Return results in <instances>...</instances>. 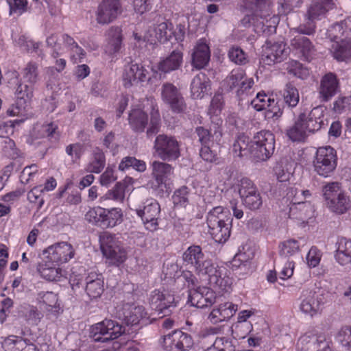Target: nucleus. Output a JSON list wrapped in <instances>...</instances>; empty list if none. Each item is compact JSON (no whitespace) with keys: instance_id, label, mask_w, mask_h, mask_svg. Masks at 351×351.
I'll return each mask as SVG.
<instances>
[{"instance_id":"774afa93","label":"nucleus","mask_w":351,"mask_h":351,"mask_svg":"<svg viewBox=\"0 0 351 351\" xmlns=\"http://www.w3.org/2000/svg\"><path fill=\"white\" fill-rule=\"evenodd\" d=\"M174 113H181L186 109V104L182 94L180 93L167 104Z\"/></svg>"},{"instance_id":"393cba45","label":"nucleus","mask_w":351,"mask_h":351,"mask_svg":"<svg viewBox=\"0 0 351 351\" xmlns=\"http://www.w3.org/2000/svg\"><path fill=\"white\" fill-rule=\"evenodd\" d=\"M291 46L307 62H310L315 55V46L305 36L296 35L291 40Z\"/></svg>"},{"instance_id":"e433bc0d","label":"nucleus","mask_w":351,"mask_h":351,"mask_svg":"<svg viewBox=\"0 0 351 351\" xmlns=\"http://www.w3.org/2000/svg\"><path fill=\"white\" fill-rule=\"evenodd\" d=\"M330 51L332 57L338 62H347L351 58V40L334 43Z\"/></svg>"},{"instance_id":"49530a36","label":"nucleus","mask_w":351,"mask_h":351,"mask_svg":"<svg viewBox=\"0 0 351 351\" xmlns=\"http://www.w3.org/2000/svg\"><path fill=\"white\" fill-rule=\"evenodd\" d=\"M37 270L43 278L49 281L58 280L62 276V270L60 268L48 263L38 264Z\"/></svg>"},{"instance_id":"1a4fd4ad","label":"nucleus","mask_w":351,"mask_h":351,"mask_svg":"<svg viewBox=\"0 0 351 351\" xmlns=\"http://www.w3.org/2000/svg\"><path fill=\"white\" fill-rule=\"evenodd\" d=\"M273 3L271 0H242L241 8L247 12L241 19V25L249 27L252 21L258 17L269 16L272 12Z\"/></svg>"},{"instance_id":"09e8293b","label":"nucleus","mask_w":351,"mask_h":351,"mask_svg":"<svg viewBox=\"0 0 351 351\" xmlns=\"http://www.w3.org/2000/svg\"><path fill=\"white\" fill-rule=\"evenodd\" d=\"M278 249L281 257L289 258L299 252L300 245L297 240L291 239L280 242Z\"/></svg>"},{"instance_id":"7c9ffc66","label":"nucleus","mask_w":351,"mask_h":351,"mask_svg":"<svg viewBox=\"0 0 351 351\" xmlns=\"http://www.w3.org/2000/svg\"><path fill=\"white\" fill-rule=\"evenodd\" d=\"M335 258L341 265H351V239L341 237L336 243Z\"/></svg>"},{"instance_id":"b1692460","label":"nucleus","mask_w":351,"mask_h":351,"mask_svg":"<svg viewBox=\"0 0 351 351\" xmlns=\"http://www.w3.org/2000/svg\"><path fill=\"white\" fill-rule=\"evenodd\" d=\"M156 300L155 303V317L158 319H162L165 317L169 316L173 310L176 307L174 296L169 293H155Z\"/></svg>"},{"instance_id":"ddd939ff","label":"nucleus","mask_w":351,"mask_h":351,"mask_svg":"<svg viewBox=\"0 0 351 351\" xmlns=\"http://www.w3.org/2000/svg\"><path fill=\"white\" fill-rule=\"evenodd\" d=\"M239 193L245 206L252 210L260 208L263 204L260 193L249 178H243L241 180Z\"/></svg>"},{"instance_id":"c9c22d12","label":"nucleus","mask_w":351,"mask_h":351,"mask_svg":"<svg viewBox=\"0 0 351 351\" xmlns=\"http://www.w3.org/2000/svg\"><path fill=\"white\" fill-rule=\"evenodd\" d=\"M86 291L90 298H97L104 292V281L101 275L90 274L86 278Z\"/></svg>"},{"instance_id":"de8ad7c7","label":"nucleus","mask_w":351,"mask_h":351,"mask_svg":"<svg viewBox=\"0 0 351 351\" xmlns=\"http://www.w3.org/2000/svg\"><path fill=\"white\" fill-rule=\"evenodd\" d=\"M93 160L88 165L87 171L91 173H99L105 167V155L102 150L97 147L93 151Z\"/></svg>"},{"instance_id":"6e6d98bb","label":"nucleus","mask_w":351,"mask_h":351,"mask_svg":"<svg viewBox=\"0 0 351 351\" xmlns=\"http://www.w3.org/2000/svg\"><path fill=\"white\" fill-rule=\"evenodd\" d=\"M132 167L134 169L142 172L146 169V165L143 160H137L134 157H125L123 158L119 165V169L124 171L126 169Z\"/></svg>"},{"instance_id":"bb28decb","label":"nucleus","mask_w":351,"mask_h":351,"mask_svg":"<svg viewBox=\"0 0 351 351\" xmlns=\"http://www.w3.org/2000/svg\"><path fill=\"white\" fill-rule=\"evenodd\" d=\"M327 36L334 43L351 40V27L346 21H341L329 27Z\"/></svg>"},{"instance_id":"052dcab7","label":"nucleus","mask_w":351,"mask_h":351,"mask_svg":"<svg viewBox=\"0 0 351 351\" xmlns=\"http://www.w3.org/2000/svg\"><path fill=\"white\" fill-rule=\"evenodd\" d=\"M125 182L126 180H125L124 182H117L114 187L112 190L108 191L102 198L117 201L123 200L125 197V189L126 188Z\"/></svg>"},{"instance_id":"412c9836","label":"nucleus","mask_w":351,"mask_h":351,"mask_svg":"<svg viewBox=\"0 0 351 351\" xmlns=\"http://www.w3.org/2000/svg\"><path fill=\"white\" fill-rule=\"evenodd\" d=\"M302 351H326L329 341L324 334L307 332L299 340Z\"/></svg>"},{"instance_id":"f03ea898","label":"nucleus","mask_w":351,"mask_h":351,"mask_svg":"<svg viewBox=\"0 0 351 351\" xmlns=\"http://www.w3.org/2000/svg\"><path fill=\"white\" fill-rule=\"evenodd\" d=\"M232 217L227 208L216 206L207 215L206 223L209 233L217 243H225L230 237Z\"/></svg>"},{"instance_id":"c03bdc74","label":"nucleus","mask_w":351,"mask_h":351,"mask_svg":"<svg viewBox=\"0 0 351 351\" xmlns=\"http://www.w3.org/2000/svg\"><path fill=\"white\" fill-rule=\"evenodd\" d=\"M160 16L157 19V22H160L157 27L155 28V36L161 43H165L171 40L173 34V25L167 21H161Z\"/></svg>"},{"instance_id":"0e129e2a","label":"nucleus","mask_w":351,"mask_h":351,"mask_svg":"<svg viewBox=\"0 0 351 351\" xmlns=\"http://www.w3.org/2000/svg\"><path fill=\"white\" fill-rule=\"evenodd\" d=\"M315 23L311 19H308L307 16L306 21L302 24H300L298 27L293 28V31L297 32L298 35H313L315 32Z\"/></svg>"},{"instance_id":"f704fd0d","label":"nucleus","mask_w":351,"mask_h":351,"mask_svg":"<svg viewBox=\"0 0 351 351\" xmlns=\"http://www.w3.org/2000/svg\"><path fill=\"white\" fill-rule=\"evenodd\" d=\"M232 153L234 158H241L243 156H251V141L244 134H239L232 145Z\"/></svg>"},{"instance_id":"9b49d317","label":"nucleus","mask_w":351,"mask_h":351,"mask_svg":"<svg viewBox=\"0 0 351 351\" xmlns=\"http://www.w3.org/2000/svg\"><path fill=\"white\" fill-rule=\"evenodd\" d=\"M180 143L173 136L158 134L155 138V153L165 161L177 160L180 156Z\"/></svg>"},{"instance_id":"338daca9","label":"nucleus","mask_w":351,"mask_h":351,"mask_svg":"<svg viewBox=\"0 0 351 351\" xmlns=\"http://www.w3.org/2000/svg\"><path fill=\"white\" fill-rule=\"evenodd\" d=\"M195 132L202 146L210 145L213 136L211 134L210 130L202 126H197L195 129Z\"/></svg>"},{"instance_id":"69168bd1","label":"nucleus","mask_w":351,"mask_h":351,"mask_svg":"<svg viewBox=\"0 0 351 351\" xmlns=\"http://www.w3.org/2000/svg\"><path fill=\"white\" fill-rule=\"evenodd\" d=\"M180 93L178 89L171 83H165L163 84L161 90V97L164 102L168 104L176 96Z\"/></svg>"},{"instance_id":"a211bd4d","label":"nucleus","mask_w":351,"mask_h":351,"mask_svg":"<svg viewBox=\"0 0 351 351\" xmlns=\"http://www.w3.org/2000/svg\"><path fill=\"white\" fill-rule=\"evenodd\" d=\"M264 53L262 55V60L268 65L281 62L288 55L286 45L283 42H274L267 40Z\"/></svg>"},{"instance_id":"7ed1b4c3","label":"nucleus","mask_w":351,"mask_h":351,"mask_svg":"<svg viewBox=\"0 0 351 351\" xmlns=\"http://www.w3.org/2000/svg\"><path fill=\"white\" fill-rule=\"evenodd\" d=\"M119 235L104 232L99 237L101 252L111 265L119 266L127 258V252Z\"/></svg>"},{"instance_id":"a19ab883","label":"nucleus","mask_w":351,"mask_h":351,"mask_svg":"<svg viewBox=\"0 0 351 351\" xmlns=\"http://www.w3.org/2000/svg\"><path fill=\"white\" fill-rule=\"evenodd\" d=\"M121 32V29L117 26L111 27L108 30L107 38L110 53H115L120 50L122 43Z\"/></svg>"},{"instance_id":"dca6fc26","label":"nucleus","mask_w":351,"mask_h":351,"mask_svg":"<svg viewBox=\"0 0 351 351\" xmlns=\"http://www.w3.org/2000/svg\"><path fill=\"white\" fill-rule=\"evenodd\" d=\"M115 317L126 325H136L144 315V308L130 303L118 305L115 308Z\"/></svg>"},{"instance_id":"c85d7f7f","label":"nucleus","mask_w":351,"mask_h":351,"mask_svg":"<svg viewBox=\"0 0 351 351\" xmlns=\"http://www.w3.org/2000/svg\"><path fill=\"white\" fill-rule=\"evenodd\" d=\"M210 90V81L204 73L197 74L191 83V93L193 99H202Z\"/></svg>"},{"instance_id":"58836bf2","label":"nucleus","mask_w":351,"mask_h":351,"mask_svg":"<svg viewBox=\"0 0 351 351\" xmlns=\"http://www.w3.org/2000/svg\"><path fill=\"white\" fill-rule=\"evenodd\" d=\"M205 257L202 247L195 245L189 247L182 255L184 262L191 265L195 269Z\"/></svg>"},{"instance_id":"2eb2a0df","label":"nucleus","mask_w":351,"mask_h":351,"mask_svg":"<svg viewBox=\"0 0 351 351\" xmlns=\"http://www.w3.org/2000/svg\"><path fill=\"white\" fill-rule=\"evenodd\" d=\"M216 293L210 288L207 287H198L189 290L188 303L197 308H203L211 306L215 303Z\"/></svg>"},{"instance_id":"f257e3e1","label":"nucleus","mask_w":351,"mask_h":351,"mask_svg":"<svg viewBox=\"0 0 351 351\" xmlns=\"http://www.w3.org/2000/svg\"><path fill=\"white\" fill-rule=\"evenodd\" d=\"M23 82H21L16 90L17 99L15 107L9 110L10 115L23 116L28 110L35 84L39 80V73L37 64L29 62L22 72Z\"/></svg>"},{"instance_id":"a878e982","label":"nucleus","mask_w":351,"mask_h":351,"mask_svg":"<svg viewBox=\"0 0 351 351\" xmlns=\"http://www.w3.org/2000/svg\"><path fill=\"white\" fill-rule=\"evenodd\" d=\"M336 1L313 0L308 8L306 16L313 21L322 19L330 10L335 8Z\"/></svg>"},{"instance_id":"aec40b11","label":"nucleus","mask_w":351,"mask_h":351,"mask_svg":"<svg viewBox=\"0 0 351 351\" xmlns=\"http://www.w3.org/2000/svg\"><path fill=\"white\" fill-rule=\"evenodd\" d=\"M339 91V82L335 73H328L322 77L319 87V97L322 101H328Z\"/></svg>"},{"instance_id":"4c0bfd02","label":"nucleus","mask_w":351,"mask_h":351,"mask_svg":"<svg viewBox=\"0 0 351 351\" xmlns=\"http://www.w3.org/2000/svg\"><path fill=\"white\" fill-rule=\"evenodd\" d=\"M129 123L136 132H143L148 123V116L141 109H133L129 114Z\"/></svg>"},{"instance_id":"5701e85b","label":"nucleus","mask_w":351,"mask_h":351,"mask_svg":"<svg viewBox=\"0 0 351 351\" xmlns=\"http://www.w3.org/2000/svg\"><path fill=\"white\" fill-rule=\"evenodd\" d=\"M182 62V53L173 50L169 56L158 64V71L155 70V78L157 75L160 80L165 78L167 73L178 69Z\"/></svg>"},{"instance_id":"3c124183","label":"nucleus","mask_w":351,"mask_h":351,"mask_svg":"<svg viewBox=\"0 0 351 351\" xmlns=\"http://www.w3.org/2000/svg\"><path fill=\"white\" fill-rule=\"evenodd\" d=\"M38 132L41 138H46L51 142H56L60 137L58 126L53 123L41 125Z\"/></svg>"},{"instance_id":"4be33fe9","label":"nucleus","mask_w":351,"mask_h":351,"mask_svg":"<svg viewBox=\"0 0 351 351\" xmlns=\"http://www.w3.org/2000/svg\"><path fill=\"white\" fill-rule=\"evenodd\" d=\"M129 59L130 61H127L128 64L125 65L123 74L124 86L125 87H130L134 83L138 82L149 81L150 77H147L146 71H145L143 67L140 69L138 64H133L130 58H129Z\"/></svg>"},{"instance_id":"4468645a","label":"nucleus","mask_w":351,"mask_h":351,"mask_svg":"<svg viewBox=\"0 0 351 351\" xmlns=\"http://www.w3.org/2000/svg\"><path fill=\"white\" fill-rule=\"evenodd\" d=\"M72 245L66 242L58 243L43 251V255L51 263L57 265L66 263L74 256Z\"/></svg>"},{"instance_id":"6ab92c4d","label":"nucleus","mask_w":351,"mask_h":351,"mask_svg":"<svg viewBox=\"0 0 351 351\" xmlns=\"http://www.w3.org/2000/svg\"><path fill=\"white\" fill-rule=\"evenodd\" d=\"M278 23V16L271 13L269 16H261L254 19L248 28L252 27L256 34L269 36L276 33Z\"/></svg>"},{"instance_id":"f3484780","label":"nucleus","mask_w":351,"mask_h":351,"mask_svg":"<svg viewBox=\"0 0 351 351\" xmlns=\"http://www.w3.org/2000/svg\"><path fill=\"white\" fill-rule=\"evenodd\" d=\"M121 13V5L119 0H103L98 6L96 20L99 24H108Z\"/></svg>"},{"instance_id":"6e6552de","label":"nucleus","mask_w":351,"mask_h":351,"mask_svg":"<svg viewBox=\"0 0 351 351\" xmlns=\"http://www.w3.org/2000/svg\"><path fill=\"white\" fill-rule=\"evenodd\" d=\"M125 332V326L116 321L105 319L91 326L90 337L95 342L105 343L117 339Z\"/></svg>"},{"instance_id":"2f4dec72","label":"nucleus","mask_w":351,"mask_h":351,"mask_svg":"<svg viewBox=\"0 0 351 351\" xmlns=\"http://www.w3.org/2000/svg\"><path fill=\"white\" fill-rule=\"evenodd\" d=\"M210 58L209 47L205 43L199 42L194 47L192 53V65L201 69L208 65Z\"/></svg>"},{"instance_id":"bf43d9fd","label":"nucleus","mask_w":351,"mask_h":351,"mask_svg":"<svg viewBox=\"0 0 351 351\" xmlns=\"http://www.w3.org/2000/svg\"><path fill=\"white\" fill-rule=\"evenodd\" d=\"M138 217H141L147 230H152L154 227V214L152 204L145 206L143 209L136 210Z\"/></svg>"},{"instance_id":"0eeeda50","label":"nucleus","mask_w":351,"mask_h":351,"mask_svg":"<svg viewBox=\"0 0 351 351\" xmlns=\"http://www.w3.org/2000/svg\"><path fill=\"white\" fill-rule=\"evenodd\" d=\"M323 195L328 208L333 213L343 214L350 207L349 197L341 190L337 182L326 184L323 188Z\"/></svg>"},{"instance_id":"f8f14e48","label":"nucleus","mask_w":351,"mask_h":351,"mask_svg":"<svg viewBox=\"0 0 351 351\" xmlns=\"http://www.w3.org/2000/svg\"><path fill=\"white\" fill-rule=\"evenodd\" d=\"M328 293L318 289L314 290H304L300 296V311L311 317L316 315L322 306L326 302Z\"/></svg>"},{"instance_id":"4d7b16f0","label":"nucleus","mask_w":351,"mask_h":351,"mask_svg":"<svg viewBox=\"0 0 351 351\" xmlns=\"http://www.w3.org/2000/svg\"><path fill=\"white\" fill-rule=\"evenodd\" d=\"M219 267V266L215 265L211 259L205 257L195 269L198 274L208 275L210 278L217 272Z\"/></svg>"},{"instance_id":"423d86ee","label":"nucleus","mask_w":351,"mask_h":351,"mask_svg":"<svg viewBox=\"0 0 351 351\" xmlns=\"http://www.w3.org/2000/svg\"><path fill=\"white\" fill-rule=\"evenodd\" d=\"M275 136L269 130L257 132L251 141V157L256 161H266L274 154Z\"/></svg>"},{"instance_id":"9d476101","label":"nucleus","mask_w":351,"mask_h":351,"mask_svg":"<svg viewBox=\"0 0 351 351\" xmlns=\"http://www.w3.org/2000/svg\"><path fill=\"white\" fill-rule=\"evenodd\" d=\"M193 344L191 335L178 329L162 335L158 340V345L164 351H188Z\"/></svg>"},{"instance_id":"ea45409f","label":"nucleus","mask_w":351,"mask_h":351,"mask_svg":"<svg viewBox=\"0 0 351 351\" xmlns=\"http://www.w3.org/2000/svg\"><path fill=\"white\" fill-rule=\"evenodd\" d=\"M312 212V206L309 202H300L293 203L289 209V216L304 221L310 218Z\"/></svg>"},{"instance_id":"473e14b6","label":"nucleus","mask_w":351,"mask_h":351,"mask_svg":"<svg viewBox=\"0 0 351 351\" xmlns=\"http://www.w3.org/2000/svg\"><path fill=\"white\" fill-rule=\"evenodd\" d=\"M304 119L305 112L300 113L294 124L287 129L286 135L293 142L304 141L308 136V134L302 122Z\"/></svg>"},{"instance_id":"13d9d810","label":"nucleus","mask_w":351,"mask_h":351,"mask_svg":"<svg viewBox=\"0 0 351 351\" xmlns=\"http://www.w3.org/2000/svg\"><path fill=\"white\" fill-rule=\"evenodd\" d=\"M337 339L347 351H351V326H342L337 335Z\"/></svg>"},{"instance_id":"39448f33","label":"nucleus","mask_w":351,"mask_h":351,"mask_svg":"<svg viewBox=\"0 0 351 351\" xmlns=\"http://www.w3.org/2000/svg\"><path fill=\"white\" fill-rule=\"evenodd\" d=\"M85 219L103 229L113 228L122 222L123 213L119 208L107 209L97 206L86 213Z\"/></svg>"},{"instance_id":"79ce46f5","label":"nucleus","mask_w":351,"mask_h":351,"mask_svg":"<svg viewBox=\"0 0 351 351\" xmlns=\"http://www.w3.org/2000/svg\"><path fill=\"white\" fill-rule=\"evenodd\" d=\"M245 77V72L242 69H233L223 81L226 91L230 93L238 88L239 84Z\"/></svg>"},{"instance_id":"c756f323","label":"nucleus","mask_w":351,"mask_h":351,"mask_svg":"<svg viewBox=\"0 0 351 351\" xmlns=\"http://www.w3.org/2000/svg\"><path fill=\"white\" fill-rule=\"evenodd\" d=\"M171 169L167 163L155 161V190H158L159 193L167 192V182Z\"/></svg>"},{"instance_id":"cd10ccee","label":"nucleus","mask_w":351,"mask_h":351,"mask_svg":"<svg viewBox=\"0 0 351 351\" xmlns=\"http://www.w3.org/2000/svg\"><path fill=\"white\" fill-rule=\"evenodd\" d=\"M323 110L321 107L314 108L308 115L305 113L303 124L308 134H313L324 125Z\"/></svg>"},{"instance_id":"603ef678","label":"nucleus","mask_w":351,"mask_h":351,"mask_svg":"<svg viewBox=\"0 0 351 351\" xmlns=\"http://www.w3.org/2000/svg\"><path fill=\"white\" fill-rule=\"evenodd\" d=\"M205 351H236V350L232 340L221 337H217L213 345Z\"/></svg>"},{"instance_id":"864d4df0","label":"nucleus","mask_w":351,"mask_h":351,"mask_svg":"<svg viewBox=\"0 0 351 351\" xmlns=\"http://www.w3.org/2000/svg\"><path fill=\"white\" fill-rule=\"evenodd\" d=\"M190 189L186 186H182L174 191L172 200L176 206L186 207L189 204Z\"/></svg>"},{"instance_id":"e2e57ef3","label":"nucleus","mask_w":351,"mask_h":351,"mask_svg":"<svg viewBox=\"0 0 351 351\" xmlns=\"http://www.w3.org/2000/svg\"><path fill=\"white\" fill-rule=\"evenodd\" d=\"M9 5V14L21 16L27 10V0H7Z\"/></svg>"},{"instance_id":"680f3d73","label":"nucleus","mask_w":351,"mask_h":351,"mask_svg":"<svg viewBox=\"0 0 351 351\" xmlns=\"http://www.w3.org/2000/svg\"><path fill=\"white\" fill-rule=\"evenodd\" d=\"M229 59L236 64L243 65L247 62V58L244 51L239 47H232L228 51Z\"/></svg>"},{"instance_id":"37998d69","label":"nucleus","mask_w":351,"mask_h":351,"mask_svg":"<svg viewBox=\"0 0 351 351\" xmlns=\"http://www.w3.org/2000/svg\"><path fill=\"white\" fill-rule=\"evenodd\" d=\"M252 313L250 311L245 310L241 311L238 316V324L235 327V332L239 338H245L252 330V325L250 322H247V319L252 315Z\"/></svg>"},{"instance_id":"8fccbe9b","label":"nucleus","mask_w":351,"mask_h":351,"mask_svg":"<svg viewBox=\"0 0 351 351\" xmlns=\"http://www.w3.org/2000/svg\"><path fill=\"white\" fill-rule=\"evenodd\" d=\"M284 104L289 107H295L300 99L299 92L297 88L291 83H287L283 90Z\"/></svg>"},{"instance_id":"a18cd8bd","label":"nucleus","mask_w":351,"mask_h":351,"mask_svg":"<svg viewBox=\"0 0 351 351\" xmlns=\"http://www.w3.org/2000/svg\"><path fill=\"white\" fill-rule=\"evenodd\" d=\"M269 104L265 112V117L267 120H278L283 114L284 102L280 99H272L271 101H267Z\"/></svg>"},{"instance_id":"72a5a7b5","label":"nucleus","mask_w":351,"mask_h":351,"mask_svg":"<svg viewBox=\"0 0 351 351\" xmlns=\"http://www.w3.org/2000/svg\"><path fill=\"white\" fill-rule=\"evenodd\" d=\"M227 273L228 269L226 267H219L217 272L210 278H208L210 284L221 291H228L233 280Z\"/></svg>"},{"instance_id":"20e7f679","label":"nucleus","mask_w":351,"mask_h":351,"mask_svg":"<svg viewBox=\"0 0 351 351\" xmlns=\"http://www.w3.org/2000/svg\"><path fill=\"white\" fill-rule=\"evenodd\" d=\"M337 166V151L331 146L319 147L313 160L314 171L323 178L332 177Z\"/></svg>"},{"instance_id":"5fc2aeb1","label":"nucleus","mask_w":351,"mask_h":351,"mask_svg":"<svg viewBox=\"0 0 351 351\" xmlns=\"http://www.w3.org/2000/svg\"><path fill=\"white\" fill-rule=\"evenodd\" d=\"M287 70L289 74L302 80L306 79L309 75L308 69L296 60L291 61L289 63Z\"/></svg>"}]
</instances>
